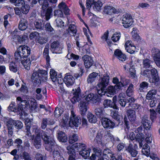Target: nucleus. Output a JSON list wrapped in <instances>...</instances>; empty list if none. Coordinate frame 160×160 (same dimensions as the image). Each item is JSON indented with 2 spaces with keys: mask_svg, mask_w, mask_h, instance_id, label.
I'll list each match as a JSON object with an SVG mask.
<instances>
[{
  "mask_svg": "<svg viewBox=\"0 0 160 160\" xmlns=\"http://www.w3.org/2000/svg\"><path fill=\"white\" fill-rule=\"evenodd\" d=\"M55 123L54 121L52 119L50 118H43L41 123V128L43 129H45L48 125L53 124Z\"/></svg>",
  "mask_w": 160,
  "mask_h": 160,
  "instance_id": "obj_16",
  "label": "nucleus"
},
{
  "mask_svg": "<svg viewBox=\"0 0 160 160\" xmlns=\"http://www.w3.org/2000/svg\"><path fill=\"white\" fill-rule=\"evenodd\" d=\"M109 79V77L108 74H104L102 77L99 79L97 91L101 96L106 95V87L108 85Z\"/></svg>",
  "mask_w": 160,
  "mask_h": 160,
  "instance_id": "obj_4",
  "label": "nucleus"
},
{
  "mask_svg": "<svg viewBox=\"0 0 160 160\" xmlns=\"http://www.w3.org/2000/svg\"><path fill=\"white\" fill-rule=\"evenodd\" d=\"M129 81L128 79H125L123 80L122 81V82H121V83H119V84H118V88H119L120 89H121L122 87H125L126 86H127L129 84Z\"/></svg>",
  "mask_w": 160,
  "mask_h": 160,
  "instance_id": "obj_61",
  "label": "nucleus"
},
{
  "mask_svg": "<svg viewBox=\"0 0 160 160\" xmlns=\"http://www.w3.org/2000/svg\"><path fill=\"white\" fill-rule=\"evenodd\" d=\"M31 52L30 48L27 46H20L18 48L14 53L15 59L17 62H21L25 68L30 69L31 61L28 58Z\"/></svg>",
  "mask_w": 160,
  "mask_h": 160,
  "instance_id": "obj_1",
  "label": "nucleus"
},
{
  "mask_svg": "<svg viewBox=\"0 0 160 160\" xmlns=\"http://www.w3.org/2000/svg\"><path fill=\"white\" fill-rule=\"evenodd\" d=\"M137 29L135 28H133V30L132 32V37L135 40L137 41L140 40V36L137 33Z\"/></svg>",
  "mask_w": 160,
  "mask_h": 160,
  "instance_id": "obj_56",
  "label": "nucleus"
},
{
  "mask_svg": "<svg viewBox=\"0 0 160 160\" xmlns=\"http://www.w3.org/2000/svg\"><path fill=\"white\" fill-rule=\"evenodd\" d=\"M67 152L69 155L68 160H75V152L73 150V149H72L69 146L67 147Z\"/></svg>",
  "mask_w": 160,
  "mask_h": 160,
  "instance_id": "obj_30",
  "label": "nucleus"
},
{
  "mask_svg": "<svg viewBox=\"0 0 160 160\" xmlns=\"http://www.w3.org/2000/svg\"><path fill=\"white\" fill-rule=\"evenodd\" d=\"M111 116L113 118L118 121V124L120 123V119L122 117L118 115L117 112H112L111 113Z\"/></svg>",
  "mask_w": 160,
  "mask_h": 160,
  "instance_id": "obj_59",
  "label": "nucleus"
},
{
  "mask_svg": "<svg viewBox=\"0 0 160 160\" xmlns=\"http://www.w3.org/2000/svg\"><path fill=\"white\" fill-rule=\"evenodd\" d=\"M86 145L82 143H75L73 144L70 148L73 149L74 152L77 151L80 152L82 150L86 149Z\"/></svg>",
  "mask_w": 160,
  "mask_h": 160,
  "instance_id": "obj_17",
  "label": "nucleus"
},
{
  "mask_svg": "<svg viewBox=\"0 0 160 160\" xmlns=\"http://www.w3.org/2000/svg\"><path fill=\"white\" fill-rule=\"evenodd\" d=\"M133 92V85L131 83L130 84L127 90L126 91V93L127 96L131 97L132 96Z\"/></svg>",
  "mask_w": 160,
  "mask_h": 160,
  "instance_id": "obj_51",
  "label": "nucleus"
},
{
  "mask_svg": "<svg viewBox=\"0 0 160 160\" xmlns=\"http://www.w3.org/2000/svg\"><path fill=\"white\" fill-rule=\"evenodd\" d=\"M38 3L41 6L43 10H46L49 4L48 0H38Z\"/></svg>",
  "mask_w": 160,
  "mask_h": 160,
  "instance_id": "obj_40",
  "label": "nucleus"
},
{
  "mask_svg": "<svg viewBox=\"0 0 160 160\" xmlns=\"http://www.w3.org/2000/svg\"><path fill=\"white\" fill-rule=\"evenodd\" d=\"M78 140V136L77 134H73L72 136L69 138V142L70 144H72Z\"/></svg>",
  "mask_w": 160,
  "mask_h": 160,
  "instance_id": "obj_62",
  "label": "nucleus"
},
{
  "mask_svg": "<svg viewBox=\"0 0 160 160\" xmlns=\"http://www.w3.org/2000/svg\"><path fill=\"white\" fill-rule=\"evenodd\" d=\"M20 8L21 9V11L24 14H27L28 12L30 6L28 4L25 3Z\"/></svg>",
  "mask_w": 160,
  "mask_h": 160,
  "instance_id": "obj_48",
  "label": "nucleus"
},
{
  "mask_svg": "<svg viewBox=\"0 0 160 160\" xmlns=\"http://www.w3.org/2000/svg\"><path fill=\"white\" fill-rule=\"evenodd\" d=\"M149 84L147 82L143 81L140 83L138 91L140 92H143L144 90L147 89L148 86Z\"/></svg>",
  "mask_w": 160,
  "mask_h": 160,
  "instance_id": "obj_38",
  "label": "nucleus"
},
{
  "mask_svg": "<svg viewBox=\"0 0 160 160\" xmlns=\"http://www.w3.org/2000/svg\"><path fill=\"white\" fill-rule=\"evenodd\" d=\"M57 137L59 141L62 142H65L68 140L66 134L62 131L58 133Z\"/></svg>",
  "mask_w": 160,
  "mask_h": 160,
  "instance_id": "obj_34",
  "label": "nucleus"
},
{
  "mask_svg": "<svg viewBox=\"0 0 160 160\" xmlns=\"http://www.w3.org/2000/svg\"><path fill=\"white\" fill-rule=\"evenodd\" d=\"M114 55L117 58L121 61H124L126 59V55L122 53L121 51L119 49H117L115 51Z\"/></svg>",
  "mask_w": 160,
  "mask_h": 160,
  "instance_id": "obj_20",
  "label": "nucleus"
},
{
  "mask_svg": "<svg viewBox=\"0 0 160 160\" xmlns=\"http://www.w3.org/2000/svg\"><path fill=\"white\" fill-rule=\"evenodd\" d=\"M32 132L36 134V136L41 137V138L43 140L44 144L48 141L49 138H51L53 137L49 135L48 132L47 130L43 131L40 129V128L37 125L33 126L32 128Z\"/></svg>",
  "mask_w": 160,
  "mask_h": 160,
  "instance_id": "obj_5",
  "label": "nucleus"
},
{
  "mask_svg": "<svg viewBox=\"0 0 160 160\" xmlns=\"http://www.w3.org/2000/svg\"><path fill=\"white\" fill-rule=\"evenodd\" d=\"M103 104L104 108L111 107L114 108L113 104L111 100L108 99L105 100L103 101Z\"/></svg>",
  "mask_w": 160,
  "mask_h": 160,
  "instance_id": "obj_49",
  "label": "nucleus"
},
{
  "mask_svg": "<svg viewBox=\"0 0 160 160\" xmlns=\"http://www.w3.org/2000/svg\"><path fill=\"white\" fill-rule=\"evenodd\" d=\"M86 96L85 98H83L84 99V100H85L88 102L92 100L93 102H96L97 101H98L99 99L98 96L96 95H94L93 93H90L87 95H86Z\"/></svg>",
  "mask_w": 160,
  "mask_h": 160,
  "instance_id": "obj_28",
  "label": "nucleus"
},
{
  "mask_svg": "<svg viewBox=\"0 0 160 160\" xmlns=\"http://www.w3.org/2000/svg\"><path fill=\"white\" fill-rule=\"evenodd\" d=\"M34 25L37 29L42 30L44 27V22L41 20H36L34 22Z\"/></svg>",
  "mask_w": 160,
  "mask_h": 160,
  "instance_id": "obj_32",
  "label": "nucleus"
},
{
  "mask_svg": "<svg viewBox=\"0 0 160 160\" xmlns=\"http://www.w3.org/2000/svg\"><path fill=\"white\" fill-rule=\"evenodd\" d=\"M141 122L144 128L147 130H149L151 128L152 123L149 120L148 117L144 115L141 118Z\"/></svg>",
  "mask_w": 160,
  "mask_h": 160,
  "instance_id": "obj_14",
  "label": "nucleus"
},
{
  "mask_svg": "<svg viewBox=\"0 0 160 160\" xmlns=\"http://www.w3.org/2000/svg\"><path fill=\"white\" fill-rule=\"evenodd\" d=\"M127 113L128 118L130 121L134 122L135 120L136 116L134 110L130 109L127 111Z\"/></svg>",
  "mask_w": 160,
  "mask_h": 160,
  "instance_id": "obj_26",
  "label": "nucleus"
},
{
  "mask_svg": "<svg viewBox=\"0 0 160 160\" xmlns=\"http://www.w3.org/2000/svg\"><path fill=\"white\" fill-rule=\"evenodd\" d=\"M118 86H114V87L111 86L108 87L106 90V96L108 97H111L112 95L115 93H116V92L120 90L118 88Z\"/></svg>",
  "mask_w": 160,
  "mask_h": 160,
  "instance_id": "obj_15",
  "label": "nucleus"
},
{
  "mask_svg": "<svg viewBox=\"0 0 160 160\" xmlns=\"http://www.w3.org/2000/svg\"><path fill=\"white\" fill-rule=\"evenodd\" d=\"M157 91L155 89H152L148 91L146 95V97L148 99H150L153 97H154L156 94Z\"/></svg>",
  "mask_w": 160,
  "mask_h": 160,
  "instance_id": "obj_46",
  "label": "nucleus"
},
{
  "mask_svg": "<svg viewBox=\"0 0 160 160\" xmlns=\"http://www.w3.org/2000/svg\"><path fill=\"white\" fill-rule=\"evenodd\" d=\"M9 124L12 126L14 125L15 127L18 129H21L23 126L22 123L20 121L15 120L12 119H10L8 122Z\"/></svg>",
  "mask_w": 160,
  "mask_h": 160,
  "instance_id": "obj_24",
  "label": "nucleus"
},
{
  "mask_svg": "<svg viewBox=\"0 0 160 160\" xmlns=\"http://www.w3.org/2000/svg\"><path fill=\"white\" fill-rule=\"evenodd\" d=\"M74 78L71 75H67L64 78L63 81L67 86L72 85L74 82Z\"/></svg>",
  "mask_w": 160,
  "mask_h": 160,
  "instance_id": "obj_23",
  "label": "nucleus"
},
{
  "mask_svg": "<svg viewBox=\"0 0 160 160\" xmlns=\"http://www.w3.org/2000/svg\"><path fill=\"white\" fill-rule=\"evenodd\" d=\"M143 146L142 150L143 154L146 156L150 154L149 147L147 144H145Z\"/></svg>",
  "mask_w": 160,
  "mask_h": 160,
  "instance_id": "obj_45",
  "label": "nucleus"
},
{
  "mask_svg": "<svg viewBox=\"0 0 160 160\" xmlns=\"http://www.w3.org/2000/svg\"><path fill=\"white\" fill-rule=\"evenodd\" d=\"M151 75L152 76V78L149 79L150 82L156 84L159 81V77L158 74V72L157 70L155 68L152 69L151 70Z\"/></svg>",
  "mask_w": 160,
  "mask_h": 160,
  "instance_id": "obj_21",
  "label": "nucleus"
},
{
  "mask_svg": "<svg viewBox=\"0 0 160 160\" xmlns=\"http://www.w3.org/2000/svg\"><path fill=\"white\" fill-rule=\"evenodd\" d=\"M82 59L85 67L87 68H89L93 64V60L92 58L87 55H84L82 57Z\"/></svg>",
  "mask_w": 160,
  "mask_h": 160,
  "instance_id": "obj_19",
  "label": "nucleus"
},
{
  "mask_svg": "<svg viewBox=\"0 0 160 160\" xmlns=\"http://www.w3.org/2000/svg\"><path fill=\"white\" fill-rule=\"evenodd\" d=\"M54 16L55 18L62 17L63 16V14L61 9L55 10L54 11Z\"/></svg>",
  "mask_w": 160,
  "mask_h": 160,
  "instance_id": "obj_64",
  "label": "nucleus"
},
{
  "mask_svg": "<svg viewBox=\"0 0 160 160\" xmlns=\"http://www.w3.org/2000/svg\"><path fill=\"white\" fill-rule=\"evenodd\" d=\"M52 12V9L51 7L48 8L45 11V14H44V12H42L41 15L42 18L45 19L46 20H48L50 18V16Z\"/></svg>",
  "mask_w": 160,
  "mask_h": 160,
  "instance_id": "obj_27",
  "label": "nucleus"
},
{
  "mask_svg": "<svg viewBox=\"0 0 160 160\" xmlns=\"http://www.w3.org/2000/svg\"><path fill=\"white\" fill-rule=\"evenodd\" d=\"M140 74L143 76L148 78L150 77L151 76L150 70L148 69L143 70H141Z\"/></svg>",
  "mask_w": 160,
  "mask_h": 160,
  "instance_id": "obj_60",
  "label": "nucleus"
},
{
  "mask_svg": "<svg viewBox=\"0 0 160 160\" xmlns=\"http://www.w3.org/2000/svg\"><path fill=\"white\" fill-rule=\"evenodd\" d=\"M145 140L146 142L148 143H150L152 142V137L151 133L147 132L145 133Z\"/></svg>",
  "mask_w": 160,
  "mask_h": 160,
  "instance_id": "obj_53",
  "label": "nucleus"
},
{
  "mask_svg": "<svg viewBox=\"0 0 160 160\" xmlns=\"http://www.w3.org/2000/svg\"><path fill=\"white\" fill-rule=\"evenodd\" d=\"M18 28L21 31L26 30L28 27V22L25 18H21L18 24Z\"/></svg>",
  "mask_w": 160,
  "mask_h": 160,
  "instance_id": "obj_22",
  "label": "nucleus"
},
{
  "mask_svg": "<svg viewBox=\"0 0 160 160\" xmlns=\"http://www.w3.org/2000/svg\"><path fill=\"white\" fill-rule=\"evenodd\" d=\"M9 111H11L13 112H19V110L18 108L16 107L15 105L14 102L11 103L8 107Z\"/></svg>",
  "mask_w": 160,
  "mask_h": 160,
  "instance_id": "obj_54",
  "label": "nucleus"
},
{
  "mask_svg": "<svg viewBox=\"0 0 160 160\" xmlns=\"http://www.w3.org/2000/svg\"><path fill=\"white\" fill-rule=\"evenodd\" d=\"M41 137L35 136L33 141V145L37 149H39L41 146Z\"/></svg>",
  "mask_w": 160,
  "mask_h": 160,
  "instance_id": "obj_35",
  "label": "nucleus"
},
{
  "mask_svg": "<svg viewBox=\"0 0 160 160\" xmlns=\"http://www.w3.org/2000/svg\"><path fill=\"white\" fill-rule=\"evenodd\" d=\"M113 7L112 6H108L104 7L103 12L106 14H111L113 11Z\"/></svg>",
  "mask_w": 160,
  "mask_h": 160,
  "instance_id": "obj_57",
  "label": "nucleus"
},
{
  "mask_svg": "<svg viewBox=\"0 0 160 160\" xmlns=\"http://www.w3.org/2000/svg\"><path fill=\"white\" fill-rule=\"evenodd\" d=\"M98 73L96 72H93L90 74L88 76L87 82L88 83H91L92 82L95 81L96 80L98 79Z\"/></svg>",
  "mask_w": 160,
  "mask_h": 160,
  "instance_id": "obj_25",
  "label": "nucleus"
},
{
  "mask_svg": "<svg viewBox=\"0 0 160 160\" xmlns=\"http://www.w3.org/2000/svg\"><path fill=\"white\" fill-rule=\"evenodd\" d=\"M137 148L138 146L136 144L133 145L132 144L130 143L126 148L125 151L131 157H135L138 153V151L137 150Z\"/></svg>",
  "mask_w": 160,
  "mask_h": 160,
  "instance_id": "obj_9",
  "label": "nucleus"
},
{
  "mask_svg": "<svg viewBox=\"0 0 160 160\" xmlns=\"http://www.w3.org/2000/svg\"><path fill=\"white\" fill-rule=\"evenodd\" d=\"M18 104V108L19 110V113L20 115H22L24 113L25 109L29 107V102L28 101L25 100H22L20 97L17 98Z\"/></svg>",
  "mask_w": 160,
  "mask_h": 160,
  "instance_id": "obj_6",
  "label": "nucleus"
},
{
  "mask_svg": "<svg viewBox=\"0 0 160 160\" xmlns=\"http://www.w3.org/2000/svg\"><path fill=\"white\" fill-rule=\"evenodd\" d=\"M79 154L83 158L86 159L89 156V152L86 148V149H84L82 150V151H80Z\"/></svg>",
  "mask_w": 160,
  "mask_h": 160,
  "instance_id": "obj_58",
  "label": "nucleus"
},
{
  "mask_svg": "<svg viewBox=\"0 0 160 160\" xmlns=\"http://www.w3.org/2000/svg\"><path fill=\"white\" fill-rule=\"evenodd\" d=\"M45 148L48 151L52 152V157L54 160H65L62 155L58 146L54 139L53 137L45 143Z\"/></svg>",
  "mask_w": 160,
  "mask_h": 160,
  "instance_id": "obj_3",
  "label": "nucleus"
},
{
  "mask_svg": "<svg viewBox=\"0 0 160 160\" xmlns=\"http://www.w3.org/2000/svg\"><path fill=\"white\" fill-rule=\"evenodd\" d=\"M81 119L80 117L76 116L73 111H71V115L69 122V126L71 127H78L81 124Z\"/></svg>",
  "mask_w": 160,
  "mask_h": 160,
  "instance_id": "obj_8",
  "label": "nucleus"
},
{
  "mask_svg": "<svg viewBox=\"0 0 160 160\" xmlns=\"http://www.w3.org/2000/svg\"><path fill=\"white\" fill-rule=\"evenodd\" d=\"M102 4L101 0H94L92 8L95 11H99L101 10Z\"/></svg>",
  "mask_w": 160,
  "mask_h": 160,
  "instance_id": "obj_31",
  "label": "nucleus"
},
{
  "mask_svg": "<svg viewBox=\"0 0 160 160\" xmlns=\"http://www.w3.org/2000/svg\"><path fill=\"white\" fill-rule=\"evenodd\" d=\"M63 111L62 108H56L54 112V115L55 117L58 118L62 113Z\"/></svg>",
  "mask_w": 160,
  "mask_h": 160,
  "instance_id": "obj_55",
  "label": "nucleus"
},
{
  "mask_svg": "<svg viewBox=\"0 0 160 160\" xmlns=\"http://www.w3.org/2000/svg\"><path fill=\"white\" fill-rule=\"evenodd\" d=\"M40 75L38 72H34L32 74L31 79L33 85L36 87L40 85L41 82V74L45 75L47 74V72L45 71L40 70L39 71Z\"/></svg>",
  "mask_w": 160,
  "mask_h": 160,
  "instance_id": "obj_7",
  "label": "nucleus"
},
{
  "mask_svg": "<svg viewBox=\"0 0 160 160\" xmlns=\"http://www.w3.org/2000/svg\"><path fill=\"white\" fill-rule=\"evenodd\" d=\"M103 137L108 141H112L114 139V136L110 130L106 131Z\"/></svg>",
  "mask_w": 160,
  "mask_h": 160,
  "instance_id": "obj_39",
  "label": "nucleus"
},
{
  "mask_svg": "<svg viewBox=\"0 0 160 160\" xmlns=\"http://www.w3.org/2000/svg\"><path fill=\"white\" fill-rule=\"evenodd\" d=\"M9 69L10 71L16 72L18 70V67L13 62H10L9 64Z\"/></svg>",
  "mask_w": 160,
  "mask_h": 160,
  "instance_id": "obj_44",
  "label": "nucleus"
},
{
  "mask_svg": "<svg viewBox=\"0 0 160 160\" xmlns=\"http://www.w3.org/2000/svg\"><path fill=\"white\" fill-rule=\"evenodd\" d=\"M95 112L97 116L99 118L103 117L105 113V111L102 108H96L95 110Z\"/></svg>",
  "mask_w": 160,
  "mask_h": 160,
  "instance_id": "obj_41",
  "label": "nucleus"
},
{
  "mask_svg": "<svg viewBox=\"0 0 160 160\" xmlns=\"http://www.w3.org/2000/svg\"><path fill=\"white\" fill-rule=\"evenodd\" d=\"M50 78L53 82L57 81V75L56 72L54 70L51 69L50 72Z\"/></svg>",
  "mask_w": 160,
  "mask_h": 160,
  "instance_id": "obj_47",
  "label": "nucleus"
},
{
  "mask_svg": "<svg viewBox=\"0 0 160 160\" xmlns=\"http://www.w3.org/2000/svg\"><path fill=\"white\" fill-rule=\"evenodd\" d=\"M101 122L102 126L104 128H113L115 126V123L114 122L107 118H102Z\"/></svg>",
  "mask_w": 160,
  "mask_h": 160,
  "instance_id": "obj_12",
  "label": "nucleus"
},
{
  "mask_svg": "<svg viewBox=\"0 0 160 160\" xmlns=\"http://www.w3.org/2000/svg\"><path fill=\"white\" fill-rule=\"evenodd\" d=\"M51 50L53 53L56 54L61 53V50L62 49L61 45L59 42L54 41L51 44Z\"/></svg>",
  "mask_w": 160,
  "mask_h": 160,
  "instance_id": "obj_10",
  "label": "nucleus"
},
{
  "mask_svg": "<svg viewBox=\"0 0 160 160\" xmlns=\"http://www.w3.org/2000/svg\"><path fill=\"white\" fill-rule=\"evenodd\" d=\"M68 32L69 34L71 36L75 37V38H76V40H77V39L78 38L79 36H77V27L74 24H71L69 25L68 28Z\"/></svg>",
  "mask_w": 160,
  "mask_h": 160,
  "instance_id": "obj_18",
  "label": "nucleus"
},
{
  "mask_svg": "<svg viewBox=\"0 0 160 160\" xmlns=\"http://www.w3.org/2000/svg\"><path fill=\"white\" fill-rule=\"evenodd\" d=\"M58 7L60 9H61L62 12H63L66 15H68L69 14V9L66 6L65 3L63 2L60 3Z\"/></svg>",
  "mask_w": 160,
  "mask_h": 160,
  "instance_id": "obj_33",
  "label": "nucleus"
},
{
  "mask_svg": "<svg viewBox=\"0 0 160 160\" xmlns=\"http://www.w3.org/2000/svg\"><path fill=\"white\" fill-rule=\"evenodd\" d=\"M144 137L143 134L141 132H139L136 136L135 140L139 143V147L140 148L142 147L143 145L142 142L144 140Z\"/></svg>",
  "mask_w": 160,
  "mask_h": 160,
  "instance_id": "obj_29",
  "label": "nucleus"
},
{
  "mask_svg": "<svg viewBox=\"0 0 160 160\" xmlns=\"http://www.w3.org/2000/svg\"><path fill=\"white\" fill-rule=\"evenodd\" d=\"M152 52L156 64L160 68V51L156 48H153Z\"/></svg>",
  "mask_w": 160,
  "mask_h": 160,
  "instance_id": "obj_13",
  "label": "nucleus"
},
{
  "mask_svg": "<svg viewBox=\"0 0 160 160\" xmlns=\"http://www.w3.org/2000/svg\"><path fill=\"white\" fill-rule=\"evenodd\" d=\"M48 48L49 47L48 46H45L43 54L44 58L46 59L47 63H48L49 64L50 58L48 55Z\"/></svg>",
  "mask_w": 160,
  "mask_h": 160,
  "instance_id": "obj_43",
  "label": "nucleus"
},
{
  "mask_svg": "<svg viewBox=\"0 0 160 160\" xmlns=\"http://www.w3.org/2000/svg\"><path fill=\"white\" fill-rule=\"evenodd\" d=\"M88 121L92 123H95L97 121L96 117L90 112H88L87 115Z\"/></svg>",
  "mask_w": 160,
  "mask_h": 160,
  "instance_id": "obj_42",
  "label": "nucleus"
},
{
  "mask_svg": "<svg viewBox=\"0 0 160 160\" xmlns=\"http://www.w3.org/2000/svg\"><path fill=\"white\" fill-rule=\"evenodd\" d=\"M6 138L4 139V142L5 143L4 147L5 148H8L11 146L13 145V142L12 139H9L6 140Z\"/></svg>",
  "mask_w": 160,
  "mask_h": 160,
  "instance_id": "obj_50",
  "label": "nucleus"
},
{
  "mask_svg": "<svg viewBox=\"0 0 160 160\" xmlns=\"http://www.w3.org/2000/svg\"><path fill=\"white\" fill-rule=\"evenodd\" d=\"M10 2L14 4L16 7L20 8L25 3L24 0H9Z\"/></svg>",
  "mask_w": 160,
  "mask_h": 160,
  "instance_id": "obj_36",
  "label": "nucleus"
},
{
  "mask_svg": "<svg viewBox=\"0 0 160 160\" xmlns=\"http://www.w3.org/2000/svg\"><path fill=\"white\" fill-rule=\"evenodd\" d=\"M120 37V33L116 32L113 34L112 37V39L114 42H115L119 40Z\"/></svg>",
  "mask_w": 160,
  "mask_h": 160,
  "instance_id": "obj_63",
  "label": "nucleus"
},
{
  "mask_svg": "<svg viewBox=\"0 0 160 160\" xmlns=\"http://www.w3.org/2000/svg\"><path fill=\"white\" fill-rule=\"evenodd\" d=\"M73 96L72 98L71 101L73 103L76 102H80L78 105L80 112L81 114L84 116L85 115L86 113L88 110V103L84 100V99L80 96L81 89L79 87L73 89Z\"/></svg>",
  "mask_w": 160,
  "mask_h": 160,
  "instance_id": "obj_2",
  "label": "nucleus"
},
{
  "mask_svg": "<svg viewBox=\"0 0 160 160\" xmlns=\"http://www.w3.org/2000/svg\"><path fill=\"white\" fill-rule=\"evenodd\" d=\"M102 134L101 132H99L97 133L94 141L98 144H101L102 143Z\"/></svg>",
  "mask_w": 160,
  "mask_h": 160,
  "instance_id": "obj_52",
  "label": "nucleus"
},
{
  "mask_svg": "<svg viewBox=\"0 0 160 160\" xmlns=\"http://www.w3.org/2000/svg\"><path fill=\"white\" fill-rule=\"evenodd\" d=\"M132 18L131 15L125 14L123 15L122 24L125 28H128L133 23Z\"/></svg>",
  "mask_w": 160,
  "mask_h": 160,
  "instance_id": "obj_11",
  "label": "nucleus"
},
{
  "mask_svg": "<svg viewBox=\"0 0 160 160\" xmlns=\"http://www.w3.org/2000/svg\"><path fill=\"white\" fill-rule=\"evenodd\" d=\"M153 62L148 59H143L142 66L145 68H152V64Z\"/></svg>",
  "mask_w": 160,
  "mask_h": 160,
  "instance_id": "obj_37",
  "label": "nucleus"
}]
</instances>
